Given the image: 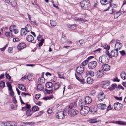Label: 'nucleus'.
Wrapping results in <instances>:
<instances>
[{
  "mask_svg": "<svg viewBox=\"0 0 126 126\" xmlns=\"http://www.w3.org/2000/svg\"><path fill=\"white\" fill-rule=\"evenodd\" d=\"M81 7L84 9L87 10L90 8V1L87 0H84L80 2Z\"/></svg>",
  "mask_w": 126,
  "mask_h": 126,
  "instance_id": "obj_1",
  "label": "nucleus"
},
{
  "mask_svg": "<svg viewBox=\"0 0 126 126\" xmlns=\"http://www.w3.org/2000/svg\"><path fill=\"white\" fill-rule=\"evenodd\" d=\"M105 53L109 57L111 58L112 57H116L118 54V50L116 49L112 50L110 53H109L108 50H106Z\"/></svg>",
  "mask_w": 126,
  "mask_h": 126,
  "instance_id": "obj_2",
  "label": "nucleus"
},
{
  "mask_svg": "<svg viewBox=\"0 0 126 126\" xmlns=\"http://www.w3.org/2000/svg\"><path fill=\"white\" fill-rule=\"evenodd\" d=\"M110 6H109L107 9H105L104 10V11H105L108 10L109 9H110V13L112 14L114 13L116 11V7L117 6L116 5L114 4H109Z\"/></svg>",
  "mask_w": 126,
  "mask_h": 126,
  "instance_id": "obj_3",
  "label": "nucleus"
},
{
  "mask_svg": "<svg viewBox=\"0 0 126 126\" xmlns=\"http://www.w3.org/2000/svg\"><path fill=\"white\" fill-rule=\"evenodd\" d=\"M90 110V108L88 106H84L80 110V114L82 115L85 116L88 113Z\"/></svg>",
  "mask_w": 126,
  "mask_h": 126,
  "instance_id": "obj_4",
  "label": "nucleus"
},
{
  "mask_svg": "<svg viewBox=\"0 0 126 126\" xmlns=\"http://www.w3.org/2000/svg\"><path fill=\"white\" fill-rule=\"evenodd\" d=\"M84 101H82V100H80L79 102L81 103V106H83V105L86 104H88L90 103L92 101L91 98L89 96H86L84 98Z\"/></svg>",
  "mask_w": 126,
  "mask_h": 126,
  "instance_id": "obj_5",
  "label": "nucleus"
},
{
  "mask_svg": "<svg viewBox=\"0 0 126 126\" xmlns=\"http://www.w3.org/2000/svg\"><path fill=\"white\" fill-rule=\"evenodd\" d=\"M108 58L106 56L103 55L102 56H101L99 58V61L103 63H106L108 61Z\"/></svg>",
  "mask_w": 126,
  "mask_h": 126,
  "instance_id": "obj_6",
  "label": "nucleus"
},
{
  "mask_svg": "<svg viewBox=\"0 0 126 126\" xmlns=\"http://www.w3.org/2000/svg\"><path fill=\"white\" fill-rule=\"evenodd\" d=\"M65 113L63 111H60L58 112L56 114L57 118L59 119H62L64 118Z\"/></svg>",
  "mask_w": 126,
  "mask_h": 126,
  "instance_id": "obj_7",
  "label": "nucleus"
},
{
  "mask_svg": "<svg viewBox=\"0 0 126 126\" xmlns=\"http://www.w3.org/2000/svg\"><path fill=\"white\" fill-rule=\"evenodd\" d=\"M97 62L95 61L91 62L88 64V68L90 69L94 68L97 66Z\"/></svg>",
  "mask_w": 126,
  "mask_h": 126,
  "instance_id": "obj_8",
  "label": "nucleus"
},
{
  "mask_svg": "<svg viewBox=\"0 0 126 126\" xmlns=\"http://www.w3.org/2000/svg\"><path fill=\"white\" fill-rule=\"evenodd\" d=\"M114 108L115 109L118 110H121L123 105L119 102L115 103L114 105Z\"/></svg>",
  "mask_w": 126,
  "mask_h": 126,
  "instance_id": "obj_9",
  "label": "nucleus"
},
{
  "mask_svg": "<svg viewBox=\"0 0 126 126\" xmlns=\"http://www.w3.org/2000/svg\"><path fill=\"white\" fill-rule=\"evenodd\" d=\"M5 126H16L17 125L16 122L13 121H9L5 123Z\"/></svg>",
  "mask_w": 126,
  "mask_h": 126,
  "instance_id": "obj_10",
  "label": "nucleus"
},
{
  "mask_svg": "<svg viewBox=\"0 0 126 126\" xmlns=\"http://www.w3.org/2000/svg\"><path fill=\"white\" fill-rule=\"evenodd\" d=\"M84 69L82 66H78L76 68V72L77 74L79 75L83 72Z\"/></svg>",
  "mask_w": 126,
  "mask_h": 126,
  "instance_id": "obj_11",
  "label": "nucleus"
},
{
  "mask_svg": "<svg viewBox=\"0 0 126 126\" xmlns=\"http://www.w3.org/2000/svg\"><path fill=\"white\" fill-rule=\"evenodd\" d=\"M105 98V95L103 92H100L98 95V99L99 101H102Z\"/></svg>",
  "mask_w": 126,
  "mask_h": 126,
  "instance_id": "obj_12",
  "label": "nucleus"
},
{
  "mask_svg": "<svg viewBox=\"0 0 126 126\" xmlns=\"http://www.w3.org/2000/svg\"><path fill=\"white\" fill-rule=\"evenodd\" d=\"M102 87L104 88H108L109 89L110 87L109 82L108 81H104L102 83Z\"/></svg>",
  "mask_w": 126,
  "mask_h": 126,
  "instance_id": "obj_13",
  "label": "nucleus"
},
{
  "mask_svg": "<svg viewBox=\"0 0 126 126\" xmlns=\"http://www.w3.org/2000/svg\"><path fill=\"white\" fill-rule=\"evenodd\" d=\"M104 73L103 71L102 70L97 71L95 73L96 76L98 78H100L103 75Z\"/></svg>",
  "mask_w": 126,
  "mask_h": 126,
  "instance_id": "obj_14",
  "label": "nucleus"
},
{
  "mask_svg": "<svg viewBox=\"0 0 126 126\" xmlns=\"http://www.w3.org/2000/svg\"><path fill=\"white\" fill-rule=\"evenodd\" d=\"M110 67L108 64H103L102 66L103 71H107L110 69Z\"/></svg>",
  "mask_w": 126,
  "mask_h": 126,
  "instance_id": "obj_15",
  "label": "nucleus"
},
{
  "mask_svg": "<svg viewBox=\"0 0 126 126\" xmlns=\"http://www.w3.org/2000/svg\"><path fill=\"white\" fill-rule=\"evenodd\" d=\"M70 115L72 117H73L77 115L78 113V111L76 109H73L70 110Z\"/></svg>",
  "mask_w": 126,
  "mask_h": 126,
  "instance_id": "obj_16",
  "label": "nucleus"
},
{
  "mask_svg": "<svg viewBox=\"0 0 126 126\" xmlns=\"http://www.w3.org/2000/svg\"><path fill=\"white\" fill-rule=\"evenodd\" d=\"M97 106L98 109L102 110L106 109L107 107L105 104L101 103L98 104Z\"/></svg>",
  "mask_w": 126,
  "mask_h": 126,
  "instance_id": "obj_17",
  "label": "nucleus"
},
{
  "mask_svg": "<svg viewBox=\"0 0 126 126\" xmlns=\"http://www.w3.org/2000/svg\"><path fill=\"white\" fill-rule=\"evenodd\" d=\"M26 47V45L24 43H20L18 45L17 48L18 49L21 50L24 48Z\"/></svg>",
  "mask_w": 126,
  "mask_h": 126,
  "instance_id": "obj_18",
  "label": "nucleus"
},
{
  "mask_svg": "<svg viewBox=\"0 0 126 126\" xmlns=\"http://www.w3.org/2000/svg\"><path fill=\"white\" fill-rule=\"evenodd\" d=\"M122 44L119 42H117L115 44V48L117 50H120L122 46Z\"/></svg>",
  "mask_w": 126,
  "mask_h": 126,
  "instance_id": "obj_19",
  "label": "nucleus"
},
{
  "mask_svg": "<svg viewBox=\"0 0 126 126\" xmlns=\"http://www.w3.org/2000/svg\"><path fill=\"white\" fill-rule=\"evenodd\" d=\"M26 39L28 42H32L34 38L32 35H30L26 36Z\"/></svg>",
  "mask_w": 126,
  "mask_h": 126,
  "instance_id": "obj_20",
  "label": "nucleus"
},
{
  "mask_svg": "<svg viewBox=\"0 0 126 126\" xmlns=\"http://www.w3.org/2000/svg\"><path fill=\"white\" fill-rule=\"evenodd\" d=\"M27 32L26 29L22 28L21 30V35H25L27 33Z\"/></svg>",
  "mask_w": 126,
  "mask_h": 126,
  "instance_id": "obj_21",
  "label": "nucleus"
},
{
  "mask_svg": "<svg viewBox=\"0 0 126 126\" xmlns=\"http://www.w3.org/2000/svg\"><path fill=\"white\" fill-rule=\"evenodd\" d=\"M112 123H115L116 124H119L120 125H126V122H124L123 121H112Z\"/></svg>",
  "mask_w": 126,
  "mask_h": 126,
  "instance_id": "obj_22",
  "label": "nucleus"
},
{
  "mask_svg": "<svg viewBox=\"0 0 126 126\" xmlns=\"http://www.w3.org/2000/svg\"><path fill=\"white\" fill-rule=\"evenodd\" d=\"M18 88L23 91H24L26 90V89L25 86L23 84H19L18 85Z\"/></svg>",
  "mask_w": 126,
  "mask_h": 126,
  "instance_id": "obj_23",
  "label": "nucleus"
},
{
  "mask_svg": "<svg viewBox=\"0 0 126 126\" xmlns=\"http://www.w3.org/2000/svg\"><path fill=\"white\" fill-rule=\"evenodd\" d=\"M60 85V83L59 82L55 83L53 85V86L54 87V90H56L58 89Z\"/></svg>",
  "mask_w": 126,
  "mask_h": 126,
  "instance_id": "obj_24",
  "label": "nucleus"
},
{
  "mask_svg": "<svg viewBox=\"0 0 126 126\" xmlns=\"http://www.w3.org/2000/svg\"><path fill=\"white\" fill-rule=\"evenodd\" d=\"M34 79V77L32 74H28L27 76V79L29 81H32Z\"/></svg>",
  "mask_w": 126,
  "mask_h": 126,
  "instance_id": "obj_25",
  "label": "nucleus"
},
{
  "mask_svg": "<svg viewBox=\"0 0 126 126\" xmlns=\"http://www.w3.org/2000/svg\"><path fill=\"white\" fill-rule=\"evenodd\" d=\"M45 85L47 88H50L52 87L53 84L51 82H48L46 83Z\"/></svg>",
  "mask_w": 126,
  "mask_h": 126,
  "instance_id": "obj_26",
  "label": "nucleus"
},
{
  "mask_svg": "<svg viewBox=\"0 0 126 126\" xmlns=\"http://www.w3.org/2000/svg\"><path fill=\"white\" fill-rule=\"evenodd\" d=\"M33 112L31 110L28 109L26 111V115L27 116H30L32 114Z\"/></svg>",
  "mask_w": 126,
  "mask_h": 126,
  "instance_id": "obj_27",
  "label": "nucleus"
},
{
  "mask_svg": "<svg viewBox=\"0 0 126 126\" xmlns=\"http://www.w3.org/2000/svg\"><path fill=\"white\" fill-rule=\"evenodd\" d=\"M93 80V79L90 77H89L87 78L86 79V81L87 83L89 84H92Z\"/></svg>",
  "mask_w": 126,
  "mask_h": 126,
  "instance_id": "obj_28",
  "label": "nucleus"
},
{
  "mask_svg": "<svg viewBox=\"0 0 126 126\" xmlns=\"http://www.w3.org/2000/svg\"><path fill=\"white\" fill-rule=\"evenodd\" d=\"M76 106V103L74 102L71 103L70 104L69 107V109L70 110H71V109L75 107Z\"/></svg>",
  "mask_w": 126,
  "mask_h": 126,
  "instance_id": "obj_29",
  "label": "nucleus"
},
{
  "mask_svg": "<svg viewBox=\"0 0 126 126\" xmlns=\"http://www.w3.org/2000/svg\"><path fill=\"white\" fill-rule=\"evenodd\" d=\"M120 76L123 79H126V74L124 72H122L120 74Z\"/></svg>",
  "mask_w": 126,
  "mask_h": 126,
  "instance_id": "obj_30",
  "label": "nucleus"
},
{
  "mask_svg": "<svg viewBox=\"0 0 126 126\" xmlns=\"http://www.w3.org/2000/svg\"><path fill=\"white\" fill-rule=\"evenodd\" d=\"M74 20L76 21L80 22L81 23L84 22V20L83 18H81L75 17L74 18Z\"/></svg>",
  "mask_w": 126,
  "mask_h": 126,
  "instance_id": "obj_31",
  "label": "nucleus"
},
{
  "mask_svg": "<svg viewBox=\"0 0 126 126\" xmlns=\"http://www.w3.org/2000/svg\"><path fill=\"white\" fill-rule=\"evenodd\" d=\"M45 78L43 77H42L39 78L38 82L39 83H42L45 82Z\"/></svg>",
  "mask_w": 126,
  "mask_h": 126,
  "instance_id": "obj_32",
  "label": "nucleus"
},
{
  "mask_svg": "<svg viewBox=\"0 0 126 126\" xmlns=\"http://www.w3.org/2000/svg\"><path fill=\"white\" fill-rule=\"evenodd\" d=\"M32 109L33 112H36L39 110V108L38 106H35L32 108Z\"/></svg>",
  "mask_w": 126,
  "mask_h": 126,
  "instance_id": "obj_33",
  "label": "nucleus"
},
{
  "mask_svg": "<svg viewBox=\"0 0 126 126\" xmlns=\"http://www.w3.org/2000/svg\"><path fill=\"white\" fill-rule=\"evenodd\" d=\"M84 42V40L83 39H81L77 42L76 44L77 45L79 46H81Z\"/></svg>",
  "mask_w": 126,
  "mask_h": 126,
  "instance_id": "obj_34",
  "label": "nucleus"
},
{
  "mask_svg": "<svg viewBox=\"0 0 126 126\" xmlns=\"http://www.w3.org/2000/svg\"><path fill=\"white\" fill-rule=\"evenodd\" d=\"M50 23L51 25L52 26H55L57 25V23L55 21L53 20H51L50 21Z\"/></svg>",
  "mask_w": 126,
  "mask_h": 126,
  "instance_id": "obj_35",
  "label": "nucleus"
},
{
  "mask_svg": "<svg viewBox=\"0 0 126 126\" xmlns=\"http://www.w3.org/2000/svg\"><path fill=\"white\" fill-rule=\"evenodd\" d=\"M100 2L103 5H106L109 3L107 0H101Z\"/></svg>",
  "mask_w": 126,
  "mask_h": 126,
  "instance_id": "obj_36",
  "label": "nucleus"
},
{
  "mask_svg": "<svg viewBox=\"0 0 126 126\" xmlns=\"http://www.w3.org/2000/svg\"><path fill=\"white\" fill-rule=\"evenodd\" d=\"M66 41V37L65 36L63 37H62L61 39V41L62 44L65 43Z\"/></svg>",
  "mask_w": 126,
  "mask_h": 126,
  "instance_id": "obj_37",
  "label": "nucleus"
},
{
  "mask_svg": "<svg viewBox=\"0 0 126 126\" xmlns=\"http://www.w3.org/2000/svg\"><path fill=\"white\" fill-rule=\"evenodd\" d=\"M116 86L117 85L116 84H113L112 85L111 87H110L109 89L110 90H112L115 88Z\"/></svg>",
  "mask_w": 126,
  "mask_h": 126,
  "instance_id": "obj_38",
  "label": "nucleus"
},
{
  "mask_svg": "<svg viewBox=\"0 0 126 126\" xmlns=\"http://www.w3.org/2000/svg\"><path fill=\"white\" fill-rule=\"evenodd\" d=\"M37 89L38 90H41L43 89L42 85L41 84H38Z\"/></svg>",
  "mask_w": 126,
  "mask_h": 126,
  "instance_id": "obj_39",
  "label": "nucleus"
},
{
  "mask_svg": "<svg viewBox=\"0 0 126 126\" xmlns=\"http://www.w3.org/2000/svg\"><path fill=\"white\" fill-rule=\"evenodd\" d=\"M99 122L98 120H96L94 119H91L89 122L90 123H95Z\"/></svg>",
  "mask_w": 126,
  "mask_h": 126,
  "instance_id": "obj_40",
  "label": "nucleus"
},
{
  "mask_svg": "<svg viewBox=\"0 0 126 126\" xmlns=\"http://www.w3.org/2000/svg\"><path fill=\"white\" fill-rule=\"evenodd\" d=\"M120 15V13L119 12H117L116 13L114 14V18H117Z\"/></svg>",
  "mask_w": 126,
  "mask_h": 126,
  "instance_id": "obj_41",
  "label": "nucleus"
},
{
  "mask_svg": "<svg viewBox=\"0 0 126 126\" xmlns=\"http://www.w3.org/2000/svg\"><path fill=\"white\" fill-rule=\"evenodd\" d=\"M70 112V110L68 109V110H64V113H65V115H68L69 114V113Z\"/></svg>",
  "mask_w": 126,
  "mask_h": 126,
  "instance_id": "obj_42",
  "label": "nucleus"
},
{
  "mask_svg": "<svg viewBox=\"0 0 126 126\" xmlns=\"http://www.w3.org/2000/svg\"><path fill=\"white\" fill-rule=\"evenodd\" d=\"M95 94V91L94 90H91L90 92V95L92 96H94Z\"/></svg>",
  "mask_w": 126,
  "mask_h": 126,
  "instance_id": "obj_43",
  "label": "nucleus"
},
{
  "mask_svg": "<svg viewBox=\"0 0 126 126\" xmlns=\"http://www.w3.org/2000/svg\"><path fill=\"white\" fill-rule=\"evenodd\" d=\"M76 25L75 24H74L71 25H70L69 27L71 29H75L76 28Z\"/></svg>",
  "mask_w": 126,
  "mask_h": 126,
  "instance_id": "obj_44",
  "label": "nucleus"
},
{
  "mask_svg": "<svg viewBox=\"0 0 126 126\" xmlns=\"http://www.w3.org/2000/svg\"><path fill=\"white\" fill-rule=\"evenodd\" d=\"M21 95L23 97H25V96L26 95L31 96L29 94L25 93L24 92H22L21 93Z\"/></svg>",
  "mask_w": 126,
  "mask_h": 126,
  "instance_id": "obj_45",
  "label": "nucleus"
},
{
  "mask_svg": "<svg viewBox=\"0 0 126 126\" xmlns=\"http://www.w3.org/2000/svg\"><path fill=\"white\" fill-rule=\"evenodd\" d=\"M46 92L48 93L49 94H51L53 92V91L52 90H48L47 89H45V90Z\"/></svg>",
  "mask_w": 126,
  "mask_h": 126,
  "instance_id": "obj_46",
  "label": "nucleus"
},
{
  "mask_svg": "<svg viewBox=\"0 0 126 126\" xmlns=\"http://www.w3.org/2000/svg\"><path fill=\"white\" fill-rule=\"evenodd\" d=\"M5 86L4 82L3 81H1L0 83V87H4Z\"/></svg>",
  "mask_w": 126,
  "mask_h": 126,
  "instance_id": "obj_47",
  "label": "nucleus"
},
{
  "mask_svg": "<svg viewBox=\"0 0 126 126\" xmlns=\"http://www.w3.org/2000/svg\"><path fill=\"white\" fill-rule=\"evenodd\" d=\"M30 22L33 25H35L36 26H37L38 24L37 23L36 21H32L31 20Z\"/></svg>",
  "mask_w": 126,
  "mask_h": 126,
  "instance_id": "obj_48",
  "label": "nucleus"
},
{
  "mask_svg": "<svg viewBox=\"0 0 126 126\" xmlns=\"http://www.w3.org/2000/svg\"><path fill=\"white\" fill-rule=\"evenodd\" d=\"M119 89H122L124 90V88L121 86L118 85L117 87H116V90H119Z\"/></svg>",
  "mask_w": 126,
  "mask_h": 126,
  "instance_id": "obj_49",
  "label": "nucleus"
},
{
  "mask_svg": "<svg viewBox=\"0 0 126 126\" xmlns=\"http://www.w3.org/2000/svg\"><path fill=\"white\" fill-rule=\"evenodd\" d=\"M22 125H26L27 124H29V125H31L32 124V122H22Z\"/></svg>",
  "mask_w": 126,
  "mask_h": 126,
  "instance_id": "obj_50",
  "label": "nucleus"
},
{
  "mask_svg": "<svg viewBox=\"0 0 126 126\" xmlns=\"http://www.w3.org/2000/svg\"><path fill=\"white\" fill-rule=\"evenodd\" d=\"M89 75H90L91 76H93L94 75V73L92 71H90L88 72Z\"/></svg>",
  "mask_w": 126,
  "mask_h": 126,
  "instance_id": "obj_51",
  "label": "nucleus"
},
{
  "mask_svg": "<svg viewBox=\"0 0 126 126\" xmlns=\"http://www.w3.org/2000/svg\"><path fill=\"white\" fill-rule=\"evenodd\" d=\"M42 38V35L40 34H39L37 37V39L39 41H41L42 39H43Z\"/></svg>",
  "mask_w": 126,
  "mask_h": 126,
  "instance_id": "obj_52",
  "label": "nucleus"
},
{
  "mask_svg": "<svg viewBox=\"0 0 126 126\" xmlns=\"http://www.w3.org/2000/svg\"><path fill=\"white\" fill-rule=\"evenodd\" d=\"M88 62V61L87 60H86L85 61H84L82 63V65L83 66L86 65L87 64V63Z\"/></svg>",
  "mask_w": 126,
  "mask_h": 126,
  "instance_id": "obj_53",
  "label": "nucleus"
},
{
  "mask_svg": "<svg viewBox=\"0 0 126 126\" xmlns=\"http://www.w3.org/2000/svg\"><path fill=\"white\" fill-rule=\"evenodd\" d=\"M40 96V94H36L35 95V98L36 100H38Z\"/></svg>",
  "mask_w": 126,
  "mask_h": 126,
  "instance_id": "obj_54",
  "label": "nucleus"
},
{
  "mask_svg": "<svg viewBox=\"0 0 126 126\" xmlns=\"http://www.w3.org/2000/svg\"><path fill=\"white\" fill-rule=\"evenodd\" d=\"M40 41V42L39 44V47H40L42 45L44 42V39H42L41 41Z\"/></svg>",
  "mask_w": 126,
  "mask_h": 126,
  "instance_id": "obj_55",
  "label": "nucleus"
},
{
  "mask_svg": "<svg viewBox=\"0 0 126 126\" xmlns=\"http://www.w3.org/2000/svg\"><path fill=\"white\" fill-rule=\"evenodd\" d=\"M13 42H18L19 41V39L18 38H14L13 40Z\"/></svg>",
  "mask_w": 126,
  "mask_h": 126,
  "instance_id": "obj_56",
  "label": "nucleus"
},
{
  "mask_svg": "<svg viewBox=\"0 0 126 126\" xmlns=\"http://www.w3.org/2000/svg\"><path fill=\"white\" fill-rule=\"evenodd\" d=\"M5 76L6 78L7 79H8L9 80H10L11 79V77L9 74L6 73H5Z\"/></svg>",
  "mask_w": 126,
  "mask_h": 126,
  "instance_id": "obj_57",
  "label": "nucleus"
},
{
  "mask_svg": "<svg viewBox=\"0 0 126 126\" xmlns=\"http://www.w3.org/2000/svg\"><path fill=\"white\" fill-rule=\"evenodd\" d=\"M13 48L12 47H9L8 51L9 53H12V52Z\"/></svg>",
  "mask_w": 126,
  "mask_h": 126,
  "instance_id": "obj_58",
  "label": "nucleus"
},
{
  "mask_svg": "<svg viewBox=\"0 0 126 126\" xmlns=\"http://www.w3.org/2000/svg\"><path fill=\"white\" fill-rule=\"evenodd\" d=\"M104 48L107 50H109L110 48V47L109 46H104L103 47Z\"/></svg>",
  "mask_w": 126,
  "mask_h": 126,
  "instance_id": "obj_59",
  "label": "nucleus"
},
{
  "mask_svg": "<svg viewBox=\"0 0 126 126\" xmlns=\"http://www.w3.org/2000/svg\"><path fill=\"white\" fill-rule=\"evenodd\" d=\"M12 100L14 104H16L17 103V101L15 97H14L13 98Z\"/></svg>",
  "mask_w": 126,
  "mask_h": 126,
  "instance_id": "obj_60",
  "label": "nucleus"
},
{
  "mask_svg": "<svg viewBox=\"0 0 126 126\" xmlns=\"http://www.w3.org/2000/svg\"><path fill=\"white\" fill-rule=\"evenodd\" d=\"M120 53L121 54L122 56L125 55V51L123 50L121 51H119Z\"/></svg>",
  "mask_w": 126,
  "mask_h": 126,
  "instance_id": "obj_61",
  "label": "nucleus"
},
{
  "mask_svg": "<svg viewBox=\"0 0 126 126\" xmlns=\"http://www.w3.org/2000/svg\"><path fill=\"white\" fill-rule=\"evenodd\" d=\"M10 96L12 97H13L14 96V93L13 90L10 91Z\"/></svg>",
  "mask_w": 126,
  "mask_h": 126,
  "instance_id": "obj_62",
  "label": "nucleus"
},
{
  "mask_svg": "<svg viewBox=\"0 0 126 126\" xmlns=\"http://www.w3.org/2000/svg\"><path fill=\"white\" fill-rule=\"evenodd\" d=\"M7 44H6L3 47L1 48L0 49L2 51H4L5 50L6 48L7 47Z\"/></svg>",
  "mask_w": 126,
  "mask_h": 126,
  "instance_id": "obj_63",
  "label": "nucleus"
},
{
  "mask_svg": "<svg viewBox=\"0 0 126 126\" xmlns=\"http://www.w3.org/2000/svg\"><path fill=\"white\" fill-rule=\"evenodd\" d=\"M31 26L29 24H27L25 26V28H26V29H28V28H29L30 29H31Z\"/></svg>",
  "mask_w": 126,
  "mask_h": 126,
  "instance_id": "obj_64",
  "label": "nucleus"
}]
</instances>
